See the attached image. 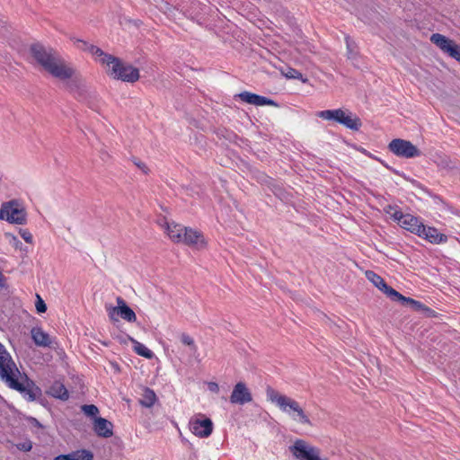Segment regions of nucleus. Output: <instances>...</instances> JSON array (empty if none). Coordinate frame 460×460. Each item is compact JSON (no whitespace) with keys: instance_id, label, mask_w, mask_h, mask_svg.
I'll return each instance as SVG.
<instances>
[{"instance_id":"39","label":"nucleus","mask_w":460,"mask_h":460,"mask_svg":"<svg viewBox=\"0 0 460 460\" xmlns=\"http://www.w3.org/2000/svg\"><path fill=\"white\" fill-rule=\"evenodd\" d=\"M217 135L219 138L224 137V138L228 139L229 141H232L233 138H234L236 137L233 132L228 131L226 128L218 129L217 131Z\"/></svg>"},{"instance_id":"31","label":"nucleus","mask_w":460,"mask_h":460,"mask_svg":"<svg viewBox=\"0 0 460 460\" xmlns=\"http://www.w3.org/2000/svg\"><path fill=\"white\" fill-rule=\"evenodd\" d=\"M449 57L460 62V46L454 40L446 49V52Z\"/></svg>"},{"instance_id":"1","label":"nucleus","mask_w":460,"mask_h":460,"mask_svg":"<svg viewBox=\"0 0 460 460\" xmlns=\"http://www.w3.org/2000/svg\"><path fill=\"white\" fill-rule=\"evenodd\" d=\"M31 57L36 64L59 80L74 76L75 70L66 65L62 58L52 48H47L40 42H34L29 48Z\"/></svg>"},{"instance_id":"16","label":"nucleus","mask_w":460,"mask_h":460,"mask_svg":"<svg viewBox=\"0 0 460 460\" xmlns=\"http://www.w3.org/2000/svg\"><path fill=\"white\" fill-rule=\"evenodd\" d=\"M181 243H183L189 246L198 244L199 243H200V244L202 246H204L206 244L201 232L194 230L190 227L185 228V231L183 233V236H182Z\"/></svg>"},{"instance_id":"48","label":"nucleus","mask_w":460,"mask_h":460,"mask_svg":"<svg viewBox=\"0 0 460 460\" xmlns=\"http://www.w3.org/2000/svg\"><path fill=\"white\" fill-rule=\"evenodd\" d=\"M208 390L212 393L217 394L219 392V385L216 382H209L208 384Z\"/></svg>"},{"instance_id":"36","label":"nucleus","mask_w":460,"mask_h":460,"mask_svg":"<svg viewBox=\"0 0 460 460\" xmlns=\"http://www.w3.org/2000/svg\"><path fill=\"white\" fill-rule=\"evenodd\" d=\"M10 34V26L8 25L4 16L0 13V36L7 38Z\"/></svg>"},{"instance_id":"12","label":"nucleus","mask_w":460,"mask_h":460,"mask_svg":"<svg viewBox=\"0 0 460 460\" xmlns=\"http://www.w3.org/2000/svg\"><path fill=\"white\" fill-rule=\"evenodd\" d=\"M191 430L199 438H208L213 431V422L209 418L198 419L191 423Z\"/></svg>"},{"instance_id":"44","label":"nucleus","mask_w":460,"mask_h":460,"mask_svg":"<svg viewBox=\"0 0 460 460\" xmlns=\"http://www.w3.org/2000/svg\"><path fill=\"white\" fill-rule=\"evenodd\" d=\"M17 448L23 452H29L32 448V443L30 440L24 441L22 443H19L17 445Z\"/></svg>"},{"instance_id":"52","label":"nucleus","mask_w":460,"mask_h":460,"mask_svg":"<svg viewBox=\"0 0 460 460\" xmlns=\"http://www.w3.org/2000/svg\"><path fill=\"white\" fill-rule=\"evenodd\" d=\"M386 213H390L391 210H395V208L389 205L386 207V208L385 209Z\"/></svg>"},{"instance_id":"11","label":"nucleus","mask_w":460,"mask_h":460,"mask_svg":"<svg viewBox=\"0 0 460 460\" xmlns=\"http://www.w3.org/2000/svg\"><path fill=\"white\" fill-rule=\"evenodd\" d=\"M366 278L374 284L376 288H377L380 291L385 294L392 301L395 298L398 294V291L394 289L392 287L388 286L384 279L372 270H367Z\"/></svg>"},{"instance_id":"20","label":"nucleus","mask_w":460,"mask_h":460,"mask_svg":"<svg viewBox=\"0 0 460 460\" xmlns=\"http://www.w3.org/2000/svg\"><path fill=\"white\" fill-rule=\"evenodd\" d=\"M93 454L86 449L78 450L67 455H59L54 460H93Z\"/></svg>"},{"instance_id":"5","label":"nucleus","mask_w":460,"mask_h":460,"mask_svg":"<svg viewBox=\"0 0 460 460\" xmlns=\"http://www.w3.org/2000/svg\"><path fill=\"white\" fill-rule=\"evenodd\" d=\"M388 149L396 156L402 158L409 159L421 155V151L411 141L402 138L393 139L388 145Z\"/></svg>"},{"instance_id":"25","label":"nucleus","mask_w":460,"mask_h":460,"mask_svg":"<svg viewBox=\"0 0 460 460\" xmlns=\"http://www.w3.org/2000/svg\"><path fill=\"white\" fill-rule=\"evenodd\" d=\"M141 396L142 397L139 399V403L146 408L152 407L157 400L155 393L149 387H145L143 389V394Z\"/></svg>"},{"instance_id":"21","label":"nucleus","mask_w":460,"mask_h":460,"mask_svg":"<svg viewBox=\"0 0 460 460\" xmlns=\"http://www.w3.org/2000/svg\"><path fill=\"white\" fill-rule=\"evenodd\" d=\"M394 301L400 302L402 305H410L413 311L419 312V313H422L424 307L426 306V305L422 304L421 302L415 300L411 297L404 296L403 295H402L399 292H398L397 296H395V298L394 299Z\"/></svg>"},{"instance_id":"7","label":"nucleus","mask_w":460,"mask_h":460,"mask_svg":"<svg viewBox=\"0 0 460 460\" xmlns=\"http://www.w3.org/2000/svg\"><path fill=\"white\" fill-rule=\"evenodd\" d=\"M289 449L293 456L299 460H322L320 449L307 445L302 439L296 440Z\"/></svg>"},{"instance_id":"13","label":"nucleus","mask_w":460,"mask_h":460,"mask_svg":"<svg viewBox=\"0 0 460 460\" xmlns=\"http://www.w3.org/2000/svg\"><path fill=\"white\" fill-rule=\"evenodd\" d=\"M420 237L424 238L431 243H442L447 241V236L444 234L438 233V229L431 226H422L419 234Z\"/></svg>"},{"instance_id":"19","label":"nucleus","mask_w":460,"mask_h":460,"mask_svg":"<svg viewBox=\"0 0 460 460\" xmlns=\"http://www.w3.org/2000/svg\"><path fill=\"white\" fill-rule=\"evenodd\" d=\"M31 339L37 346L40 347H49L50 339L49 335L43 332V330L40 327H33L31 331Z\"/></svg>"},{"instance_id":"47","label":"nucleus","mask_w":460,"mask_h":460,"mask_svg":"<svg viewBox=\"0 0 460 460\" xmlns=\"http://www.w3.org/2000/svg\"><path fill=\"white\" fill-rule=\"evenodd\" d=\"M421 314H423L426 317L430 318L437 317L438 315V313L436 311H434L433 309L429 308L427 305L424 307L423 312Z\"/></svg>"},{"instance_id":"45","label":"nucleus","mask_w":460,"mask_h":460,"mask_svg":"<svg viewBox=\"0 0 460 460\" xmlns=\"http://www.w3.org/2000/svg\"><path fill=\"white\" fill-rule=\"evenodd\" d=\"M5 236L6 237H9L12 239L13 241V243L14 245L15 248H19V249H22V242L13 234H10V233H6L5 234Z\"/></svg>"},{"instance_id":"24","label":"nucleus","mask_w":460,"mask_h":460,"mask_svg":"<svg viewBox=\"0 0 460 460\" xmlns=\"http://www.w3.org/2000/svg\"><path fill=\"white\" fill-rule=\"evenodd\" d=\"M70 79L71 80L66 84L67 89L71 93H77L78 98H84L86 93L85 85L80 79L73 78V76Z\"/></svg>"},{"instance_id":"33","label":"nucleus","mask_w":460,"mask_h":460,"mask_svg":"<svg viewBox=\"0 0 460 460\" xmlns=\"http://www.w3.org/2000/svg\"><path fill=\"white\" fill-rule=\"evenodd\" d=\"M254 105H256V106L270 105V106L279 107V104L274 100L267 98L265 96L259 95V94H256Z\"/></svg>"},{"instance_id":"2","label":"nucleus","mask_w":460,"mask_h":460,"mask_svg":"<svg viewBox=\"0 0 460 460\" xmlns=\"http://www.w3.org/2000/svg\"><path fill=\"white\" fill-rule=\"evenodd\" d=\"M107 66L110 67L108 75L117 80L127 83L137 82L140 75L139 70L131 65L125 64L122 60L114 56H105Z\"/></svg>"},{"instance_id":"22","label":"nucleus","mask_w":460,"mask_h":460,"mask_svg":"<svg viewBox=\"0 0 460 460\" xmlns=\"http://www.w3.org/2000/svg\"><path fill=\"white\" fill-rule=\"evenodd\" d=\"M49 394L58 399H60L62 401H66L69 398V394L66 386L56 381L52 384V385L49 387Z\"/></svg>"},{"instance_id":"50","label":"nucleus","mask_w":460,"mask_h":460,"mask_svg":"<svg viewBox=\"0 0 460 460\" xmlns=\"http://www.w3.org/2000/svg\"><path fill=\"white\" fill-rule=\"evenodd\" d=\"M108 157H109V154H108L106 151H104V150H103V151H102V152H101V158H102L103 161H105V160H106V158H108Z\"/></svg>"},{"instance_id":"32","label":"nucleus","mask_w":460,"mask_h":460,"mask_svg":"<svg viewBox=\"0 0 460 460\" xmlns=\"http://www.w3.org/2000/svg\"><path fill=\"white\" fill-rule=\"evenodd\" d=\"M436 163L438 166L442 169L452 170L456 167L455 164L450 160V158L446 155L439 156Z\"/></svg>"},{"instance_id":"35","label":"nucleus","mask_w":460,"mask_h":460,"mask_svg":"<svg viewBox=\"0 0 460 460\" xmlns=\"http://www.w3.org/2000/svg\"><path fill=\"white\" fill-rule=\"evenodd\" d=\"M235 97H238L240 100L246 103L254 105L256 93L244 91L236 94Z\"/></svg>"},{"instance_id":"18","label":"nucleus","mask_w":460,"mask_h":460,"mask_svg":"<svg viewBox=\"0 0 460 460\" xmlns=\"http://www.w3.org/2000/svg\"><path fill=\"white\" fill-rule=\"evenodd\" d=\"M167 234L170 239L174 243H181L183 233L185 231L186 226L182 225L172 223H165Z\"/></svg>"},{"instance_id":"15","label":"nucleus","mask_w":460,"mask_h":460,"mask_svg":"<svg viewBox=\"0 0 460 460\" xmlns=\"http://www.w3.org/2000/svg\"><path fill=\"white\" fill-rule=\"evenodd\" d=\"M338 123L354 131H358L362 126L360 119L348 110H341Z\"/></svg>"},{"instance_id":"26","label":"nucleus","mask_w":460,"mask_h":460,"mask_svg":"<svg viewBox=\"0 0 460 460\" xmlns=\"http://www.w3.org/2000/svg\"><path fill=\"white\" fill-rule=\"evenodd\" d=\"M430 41L445 53L453 40L442 34L433 33L430 37Z\"/></svg>"},{"instance_id":"42","label":"nucleus","mask_w":460,"mask_h":460,"mask_svg":"<svg viewBox=\"0 0 460 460\" xmlns=\"http://www.w3.org/2000/svg\"><path fill=\"white\" fill-rule=\"evenodd\" d=\"M27 422L33 428L43 429L44 426L34 417L29 416L26 418Z\"/></svg>"},{"instance_id":"43","label":"nucleus","mask_w":460,"mask_h":460,"mask_svg":"<svg viewBox=\"0 0 460 460\" xmlns=\"http://www.w3.org/2000/svg\"><path fill=\"white\" fill-rule=\"evenodd\" d=\"M406 214H403L402 211L395 209L392 214V217L394 221H396L399 226L402 225V221H403Z\"/></svg>"},{"instance_id":"34","label":"nucleus","mask_w":460,"mask_h":460,"mask_svg":"<svg viewBox=\"0 0 460 460\" xmlns=\"http://www.w3.org/2000/svg\"><path fill=\"white\" fill-rule=\"evenodd\" d=\"M82 411L88 417L94 418L98 417L99 414V409L94 404H84L81 407Z\"/></svg>"},{"instance_id":"28","label":"nucleus","mask_w":460,"mask_h":460,"mask_svg":"<svg viewBox=\"0 0 460 460\" xmlns=\"http://www.w3.org/2000/svg\"><path fill=\"white\" fill-rule=\"evenodd\" d=\"M280 72L285 77L288 79H300L304 83L307 81L306 78L303 77L302 73L290 66H285L284 67H281Z\"/></svg>"},{"instance_id":"49","label":"nucleus","mask_w":460,"mask_h":460,"mask_svg":"<svg viewBox=\"0 0 460 460\" xmlns=\"http://www.w3.org/2000/svg\"><path fill=\"white\" fill-rule=\"evenodd\" d=\"M76 42L81 44V46L78 47L81 49H82V48H88V46H90V44L87 41L80 40V39H77Z\"/></svg>"},{"instance_id":"17","label":"nucleus","mask_w":460,"mask_h":460,"mask_svg":"<svg viewBox=\"0 0 460 460\" xmlns=\"http://www.w3.org/2000/svg\"><path fill=\"white\" fill-rule=\"evenodd\" d=\"M422 226L423 224L419 220L418 217L410 214H406L400 226L419 236Z\"/></svg>"},{"instance_id":"23","label":"nucleus","mask_w":460,"mask_h":460,"mask_svg":"<svg viewBox=\"0 0 460 460\" xmlns=\"http://www.w3.org/2000/svg\"><path fill=\"white\" fill-rule=\"evenodd\" d=\"M127 339L133 344L134 351L147 359H152L155 356L154 352L147 349L144 344L138 342L137 340L129 335H127Z\"/></svg>"},{"instance_id":"53","label":"nucleus","mask_w":460,"mask_h":460,"mask_svg":"<svg viewBox=\"0 0 460 460\" xmlns=\"http://www.w3.org/2000/svg\"><path fill=\"white\" fill-rule=\"evenodd\" d=\"M381 163H382V164H383L386 168L391 169V168L387 165V164H385L384 162H381Z\"/></svg>"},{"instance_id":"8","label":"nucleus","mask_w":460,"mask_h":460,"mask_svg":"<svg viewBox=\"0 0 460 460\" xmlns=\"http://www.w3.org/2000/svg\"><path fill=\"white\" fill-rule=\"evenodd\" d=\"M117 306H107V310L109 312V317L111 322H119V320L114 316V314H119L122 319L128 323H135L137 321V316L135 312L127 305L125 300L118 296L117 299Z\"/></svg>"},{"instance_id":"9","label":"nucleus","mask_w":460,"mask_h":460,"mask_svg":"<svg viewBox=\"0 0 460 460\" xmlns=\"http://www.w3.org/2000/svg\"><path fill=\"white\" fill-rule=\"evenodd\" d=\"M252 401V395L245 383L238 382L233 388L230 402L243 405Z\"/></svg>"},{"instance_id":"54","label":"nucleus","mask_w":460,"mask_h":460,"mask_svg":"<svg viewBox=\"0 0 460 460\" xmlns=\"http://www.w3.org/2000/svg\"><path fill=\"white\" fill-rule=\"evenodd\" d=\"M120 341H123L125 342L124 339H122L121 337H118Z\"/></svg>"},{"instance_id":"14","label":"nucleus","mask_w":460,"mask_h":460,"mask_svg":"<svg viewBox=\"0 0 460 460\" xmlns=\"http://www.w3.org/2000/svg\"><path fill=\"white\" fill-rule=\"evenodd\" d=\"M93 430L98 437L108 438L113 435V424L102 417H95Z\"/></svg>"},{"instance_id":"41","label":"nucleus","mask_w":460,"mask_h":460,"mask_svg":"<svg viewBox=\"0 0 460 460\" xmlns=\"http://www.w3.org/2000/svg\"><path fill=\"white\" fill-rule=\"evenodd\" d=\"M19 234H20L21 237L27 243H32V242H33L32 234H31V232L28 229L20 228L19 229Z\"/></svg>"},{"instance_id":"30","label":"nucleus","mask_w":460,"mask_h":460,"mask_svg":"<svg viewBox=\"0 0 460 460\" xmlns=\"http://www.w3.org/2000/svg\"><path fill=\"white\" fill-rule=\"evenodd\" d=\"M297 419L296 421L312 426V422L309 417L305 414L302 407L298 404L296 408L293 411V413Z\"/></svg>"},{"instance_id":"38","label":"nucleus","mask_w":460,"mask_h":460,"mask_svg":"<svg viewBox=\"0 0 460 460\" xmlns=\"http://www.w3.org/2000/svg\"><path fill=\"white\" fill-rule=\"evenodd\" d=\"M345 40H346L349 58H352V57H354V55H356V52L354 50V49L356 48V43L353 40H351V39L349 36H347L345 38Z\"/></svg>"},{"instance_id":"3","label":"nucleus","mask_w":460,"mask_h":460,"mask_svg":"<svg viewBox=\"0 0 460 460\" xmlns=\"http://www.w3.org/2000/svg\"><path fill=\"white\" fill-rule=\"evenodd\" d=\"M28 214L23 204L16 199L1 204L0 220H5L13 225H26Z\"/></svg>"},{"instance_id":"29","label":"nucleus","mask_w":460,"mask_h":460,"mask_svg":"<svg viewBox=\"0 0 460 460\" xmlns=\"http://www.w3.org/2000/svg\"><path fill=\"white\" fill-rule=\"evenodd\" d=\"M341 110L342 109L321 111L317 113V116L321 119L333 120L338 123L340 115H341Z\"/></svg>"},{"instance_id":"27","label":"nucleus","mask_w":460,"mask_h":460,"mask_svg":"<svg viewBox=\"0 0 460 460\" xmlns=\"http://www.w3.org/2000/svg\"><path fill=\"white\" fill-rule=\"evenodd\" d=\"M82 50L88 51L93 56H95L96 58H99V61L102 65H106V57L105 56H111V54L105 53L102 49H101L99 47L90 44L88 48H82Z\"/></svg>"},{"instance_id":"40","label":"nucleus","mask_w":460,"mask_h":460,"mask_svg":"<svg viewBox=\"0 0 460 460\" xmlns=\"http://www.w3.org/2000/svg\"><path fill=\"white\" fill-rule=\"evenodd\" d=\"M35 306H36L37 312L40 314H43L47 311V305L39 295H37V300L35 303Z\"/></svg>"},{"instance_id":"6","label":"nucleus","mask_w":460,"mask_h":460,"mask_svg":"<svg viewBox=\"0 0 460 460\" xmlns=\"http://www.w3.org/2000/svg\"><path fill=\"white\" fill-rule=\"evenodd\" d=\"M10 388L16 390L23 394L24 398L29 402H33L42 394L41 389L26 376V385L21 383L17 376L10 379L6 383Z\"/></svg>"},{"instance_id":"10","label":"nucleus","mask_w":460,"mask_h":460,"mask_svg":"<svg viewBox=\"0 0 460 460\" xmlns=\"http://www.w3.org/2000/svg\"><path fill=\"white\" fill-rule=\"evenodd\" d=\"M14 371L19 373V370L13 360L12 357L6 351V355H0V377L7 383L10 379L13 378L16 375Z\"/></svg>"},{"instance_id":"46","label":"nucleus","mask_w":460,"mask_h":460,"mask_svg":"<svg viewBox=\"0 0 460 460\" xmlns=\"http://www.w3.org/2000/svg\"><path fill=\"white\" fill-rule=\"evenodd\" d=\"M133 163H134V164H135L137 168H139V169H140L144 173H146H146L148 172V171H149V170H148L147 166H146L143 162H141L140 160H138V159H137V158H134V159H133Z\"/></svg>"},{"instance_id":"37","label":"nucleus","mask_w":460,"mask_h":460,"mask_svg":"<svg viewBox=\"0 0 460 460\" xmlns=\"http://www.w3.org/2000/svg\"><path fill=\"white\" fill-rule=\"evenodd\" d=\"M181 341L186 345L190 347L191 350L196 352L197 351V346L195 345L194 340L186 333H181Z\"/></svg>"},{"instance_id":"51","label":"nucleus","mask_w":460,"mask_h":460,"mask_svg":"<svg viewBox=\"0 0 460 460\" xmlns=\"http://www.w3.org/2000/svg\"><path fill=\"white\" fill-rule=\"evenodd\" d=\"M6 351H7V350L5 349L4 346L0 342V355H1V354H2V355H3V354L6 355Z\"/></svg>"},{"instance_id":"4","label":"nucleus","mask_w":460,"mask_h":460,"mask_svg":"<svg viewBox=\"0 0 460 460\" xmlns=\"http://www.w3.org/2000/svg\"><path fill=\"white\" fill-rule=\"evenodd\" d=\"M266 395L268 400H270L271 402L276 403V405L284 412L288 413L294 420H296L297 419L293 413V411L296 408V406L299 404L296 400L284 395L280 394L278 391H276L271 386H267L266 388Z\"/></svg>"}]
</instances>
